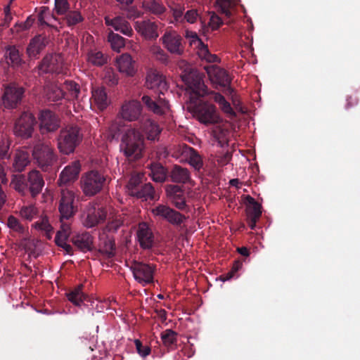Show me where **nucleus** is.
I'll list each match as a JSON object with an SVG mask.
<instances>
[{"label":"nucleus","mask_w":360,"mask_h":360,"mask_svg":"<svg viewBox=\"0 0 360 360\" xmlns=\"http://www.w3.org/2000/svg\"><path fill=\"white\" fill-rule=\"evenodd\" d=\"M120 148L129 160L141 159L145 150L143 135L136 128L127 129L122 135Z\"/></svg>","instance_id":"obj_1"},{"label":"nucleus","mask_w":360,"mask_h":360,"mask_svg":"<svg viewBox=\"0 0 360 360\" xmlns=\"http://www.w3.org/2000/svg\"><path fill=\"white\" fill-rule=\"evenodd\" d=\"M188 110L193 117L202 124L207 126L222 122L216 106L207 101H200L196 103L193 101H190Z\"/></svg>","instance_id":"obj_2"},{"label":"nucleus","mask_w":360,"mask_h":360,"mask_svg":"<svg viewBox=\"0 0 360 360\" xmlns=\"http://www.w3.org/2000/svg\"><path fill=\"white\" fill-rule=\"evenodd\" d=\"M82 140L80 128L76 125H68L60 131L57 138L58 148L60 153H72Z\"/></svg>","instance_id":"obj_3"},{"label":"nucleus","mask_w":360,"mask_h":360,"mask_svg":"<svg viewBox=\"0 0 360 360\" xmlns=\"http://www.w3.org/2000/svg\"><path fill=\"white\" fill-rule=\"evenodd\" d=\"M181 78L186 86V92L190 95V101L209 95L210 91L198 72L190 71L181 75Z\"/></svg>","instance_id":"obj_4"},{"label":"nucleus","mask_w":360,"mask_h":360,"mask_svg":"<svg viewBox=\"0 0 360 360\" xmlns=\"http://www.w3.org/2000/svg\"><path fill=\"white\" fill-rule=\"evenodd\" d=\"M105 180L103 174L96 170H91L82 176L80 188L86 196L91 197L102 190Z\"/></svg>","instance_id":"obj_5"},{"label":"nucleus","mask_w":360,"mask_h":360,"mask_svg":"<svg viewBox=\"0 0 360 360\" xmlns=\"http://www.w3.org/2000/svg\"><path fill=\"white\" fill-rule=\"evenodd\" d=\"M79 196L69 189H63L58 203V210L62 219H69L78 210L77 201Z\"/></svg>","instance_id":"obj_6"},{"label":"nucleus","mask_w":360,"mask_h":360,"mask_svg":"<svg viewBox=\"0 0 360 360\" xmlns=\"http://www.w3.org/2000/svg\"><path fill=\"white\" fill-rule=\"evenodd\" d=\"M32 156L38 166L44 171H47L57 160L53 149L44 143H37L34 146Z\"/></svg>","instance_id":"obj_7"},{"label":"nucleus","mask_w":360,"mask_h":360,"mask_svg":"<svg viewBox=\"0 0 360 360\" xmlns=\"http://www.w3.org/2000/svg\"><path fill=\"white\" fill-rule=\"evenodd\" d=\"M35 123V117L31 112H22L14 122L13 134L23 139L30 138L34 131Z\"/></svg>","instance_id":"obj_8"},{"label":"nucleus","mask_w":360,"mask_h":360,"mask_svg":"<svg viewBox=\"0 0 360 360\" xmlns=\"http://www.w3.org/2000/svg\"><path fill=\"white\" fill-rule=\"evenodd\" d=\"M107 212L96 203H89L82 215V224L86 228H93L105 221Z\"/></svg>","instance_id":"obj_9"},{"label":"nucleus","mask_w":360,"mask_h":360,"mask_svg":"<svg viewBox=\"0 0 360 360\" xmlns=\"http://www.w3.org/2000/svg\"><path fill=\"white\" fill-rule=\"evenodd\" d=\"M160 40L164 48L170 53L177 56L183 54V38L176 30H166Z\"/></svg>","instance_id":"obj_10"},{"label":"nucleus","mask_w":360,"mask_h":360,"mask_svg":"<svg viewBox=\"0 0 360 360\" xmlns=\"http://www.w3.org/2000/svg\"><path fill=\"white\" fill-rule=\"evenodd\" d=\"M25 90L16 84H9L4 87L1 104L7 109H15L21 103Z\"/></svg>","instance_id":"obj_11"},{"label":"nucleus","mask_w":360,"mask_h":360,"mask_svg":"<svg viewBox=\"0 0 360 360\" xmlns=\"http://www.w3.org/2000/svg\"><path fill=\"white\" fill-rule=\"evenodd\" d=\"M134 279L143 286L153 282L155 266L139 262H134L130 267Z\"/></svg>","instance_id":"obj_12"},{"label":"nucleus","mask_w":360,"mask_h":360,"mask_svg":"<svg viewBox=\"0 0 360 360\" xmlns=\"http://www.w3.org/2000/svg\"><path fill=\"white\" fill-rule=\"evenodd\" d=\"M205 69L212 83L227 87L226 91L230 94L233 92V89L230 86L231 79L224 69L214 65H207Z\"/></svg>","instance_id":"obj_13"},{"label":"nucleus","mask_w":360,"mask_h":360,"mask_svg":"<svg viewBox=\"0 0 360 360\" xmlns=\"http://www.w3.org/2000/svg\"><path fill=\"white\" fill-rule=\"evenodd\" d=\"M150 211L153 217L165 219L172 225H180L186 219L180 212L165 205H158Z\"/></svg>","instance_id":"obj_14"},{"label":"nucleus","mask_w":360,"mask_h":360,"mask_svg":"<svg viewBox=\"0 0 360 360\" xmlns=\"http://www.w3.org/2000/svg\"><path fill=\"white\" fill-rule=\"evenodd\" d=\"M39 69L43 73H63V58L60 54L47 55L39 64Z\"/></svg>","instance_id":"obj_15"},{"label":"nucleus","mask_w":360,"mask_h":360,"mask_svg":"<svg viewBox=\"0 0 360 360\" xmlns=\"http://www.w3.org/2000/svg\"><path fill=\"white\" fill-rule=\"evenodd\" d=\"M142 105L136 99L124 101L119 112L120 117L128 122L138 120L141 115Z\"/></svg>","instance_id":"obj_16"},{"label":"nucleus","mask_w":360,"mask_h":360,"mask_svg":"<svg viewBox=\"0 0 360 360\" xmlns=\"http://www.w3.org/2000/svg\"><path fill=\"white\" fill-rule=\"evenodd\" d=\"M134 29L146 40H155L159 37L158 25L150 20L136 21Z\"/></svg>","instance_id":"obj_17"},{"label":"nucleus","mask_w":360,"mask_h":360,"mask_svg":"<svg viewBox=\"0 0 360 360\" xmlns=\"http://www.w3.org/2000/svg\"><path fill=\"white\" fill-rule=\"evenodd\" d=\"M39 127L42 133L53 132L60 127L59 117L49 110H42L39 116Z\"/></svg>","instance_id":"obj_18"},{"label":"nucleus","mask_w":360,"mask_h":360,"mask_svg":"<svg viewBox=\"0 0 360 360\" xmlns=\"http://www.w3.org/2000/svg\"><path fill=\"white\" fill-rule=\"evenodd\" d=\"M145 84L148 89H158L162 94L164 91H167L168 88L165 77L153 69L148 70Z\"/></svg>","instance_id":"obj_19"},{"label":"nucleus","mask_w":360,"mask_h":360,"mask_svg":"<svg viewBox=\"0 0 360 360\" xmlns=\"http://www.w3.org/2000/svg\"><path fill=\"white\" fill-rule=\"evenodd\" d=\"M118 71L127 77H133L136 73V62L129 53H123L116 58Z\"/></svg>","instance_id":"obj_20"},{"label":"nucleus","mask_w":360,"mask_h":360,"mask_svg":"<svg viewBox=\"0 0 360 360\" xmlns=\"http://www.w3.org/2000/svg\"><path fill=\"white\" fill-rule=\"evenodd\" d=\"M80 169V162L78 160L73 161L60 172L58 181V184L62 186L75 181L79 176Z\"/></svg>","instance_id":"obj_21"},{"label":"nucleus","mask_w":360,"mask_h":360,"mask_svg":"<svg viewBox=\"0 0 360 360\" xmlns=\"http://www.w3.org/2000/svg\"><path fill=\"white\" fill-rule=\"evenodd\" d=\"M165 191L167 198L177 209L184 210L186 207L184 193L180 186L167 185Z\"/></svg>","instance_id":"obj_22"},{"label":"nucleus","mask_w":360,"mask_h":360,"mask_svg":"<svg viewBox=\"0 0 360 360\" xmlns=\"http://www.w3.org/2000/svg\"><path fill=\"white\" fill-rule=\"evenodd\" d=\"M105 22L108 26H112L115 30L120 32L127 37H131L133 30L129 22L123 17L117 16L114 18H110L108 16L105 17Z\"/></svg>","instance_id":"obj_23"},{"label":"nucleus","mask_w":360,"mask_h":360,"mask_svg":"<svg viewBox=\"0 0 360 360\" xmlns=\"http://www.w3.org/2000/svg\"><path fill=\"white\" fill-rule=\"evenodd\" d=\"M142 101L148 109L155 114L162 115L169 110V103L165 98H160L159 100L155 102L153 101L148 96H143L142 97Z\"/></svg>","instance_id":"obj_24"},{"label":"nucleus","mask_w":360,"mask_h":360,"mask_svg":"<svg viewBox=\"0 0 360 360\" xmlns=\"http://www.w3.org/2000/svg\"><path fill=\"white\" fill-rule=\"evenodd\" d=\"M137 237L143 248L146 249L152 247L153 236L151 230L146 223L143 222L139 224L137 231Z\"/></svg>","instance_id":"obj_25"},{"label":"nucleus","mask_w":360,"mask_h":360,"mask_svg":"<svg viewBox=\"0 0 360 360\" xmlns=\"http://www.w3.org/2000/svg\"><path fill=\"white\" fill-rule=\"evenodd\" d=\"M91 94L93 103L99 110H103L110 103V101L108 97L104 87L94 88L91 91Z\"/></svg>","instance_id":"obj_26"},{"label":"nucleus","mask_w":360,"mask_h":360,"mask_svg":"<svg viewBox=\"0 0 360 360\" xmlns=\"http://www.w3.org/2000/svg\"><path fill=\"white\" fill-rule=\"evenodd\" d=\"M28 182L30 186V191L32 196L39 194L44 186V181L43 178L37 170H32L28 174Z\"/></svg>","instance_id":"obj_27"},{"label":"nucleus","mask_w":360,"mask_h":360,"mask_svg":"<svg viewBox=\"0 0 360 360\" xmlns=\"http://www.w3.org/2000/svg\"><path fill=\"white\" fill-rule=\"evenodd\" d=\"M209 95L212 96V99L219 105L220 110L230 117L236 116V113L233 110L229 102L220 93L213 91H210Z\"/></svg>","instance_id":"obj_28"},{"label":"nucleus","mask_w":360,"mask_h":360,"mask_svg":"<svg viewBox=\"0 0 360 360\" xmlns=\"http://www.w3.org/2000/svg\"><path fill=\"white\" fill-rule=\"evenodd\" d=\"M72 243L83 252L93 249V237L89 233L77 234L72 239Z\"/></svg>","instance_id":"obj_29"},{"label":"nucleus","mask_w":360,"mask_h":360,"mask_svg":"<svg viewBox=\"0 0 360 360\" xmlns=\"http://www.w3.org/2000/svg\"><path fill=\"white\" fill-rule=\"evenodd\" d=\"M170 178L173 182L186 184L191 179V175L187 168L175 165L170 172Z\"/></svg>","instance_id":"obj_30"},{"label":"nucleus","mask_w":360,"mask_h":360,"mask_svg":"<svg viewBox=\"0 0 360 360\" xmlns=\"http://www.w3.org/2000/svg\"><path fill=\"white\" fill-rule=\"evenodd\" d=\"M46 98L50 102H56L63 99L65 93L63 89L54 84H46L44 89Z\"/></svg>","instance_id":"obj_31"},{"label":"nucleus","mask_w":360,"mask_h":360,"mask_svg":"<svg viewBox=\"0 0 360 360\" xmlns=\"http://www.w3.org/2000/svg\"><path fill=\"white\" fill-rule=\"evenodd\" d=\"M184 153L186 155L184 162H188V164L196 170H200L202 167V159L194 148H186Z\"/></svg>","instance_id":"obj_32"},{"label":"nucleus","mask_w":360,"mask_h":360,"mask_svg":"<svg viewBox=\"0 0 360 360\" xmlns=\"http://www.w3.org/2000/svg\"><path fill=\"white\" fill-rule=\"evenodd\" d=\"M142 4L145 11L159 17L163 15L167 10L160 0H144Z\"/></svg>","instance_id":"obj_33"},{"label":"nucleus","mask_w":360,"mask_h":360,"mask_svg":"<svg viewBox=\"0 0 360 360\" xmlns=\"http://www.w3.org/2000/svg\"><path fill=\"white\" fill-rule=\"evenodd\" d=\"M143 129L147 139L150 141L156 140L161 132L159 125L151 120H147L144 122Z\"/></svg>","instance_id":"obj_34"},{"label":"nucleus","mask_w":360,"mask_h":360,"mask_svg":"<svg viewBox=\"0 0 360 360\" xmlns=\"http://www.w3.org/2000/svg\"><path fill=\"white\" fill-rule=\"evenodd\" d=\"M30 163L29 154L22 150H18L15 154L13 167L18 172L22 171Z\"/></svg>","instance_id":"obj_35"},{"label":"nucleus","mask_w":360,"mask_h":360,"mask_svg":"<svg viewBox=\"0 0 360 360\" xmlns=\"http://www.w3.org/2000/svg\"><path fill=\"white\" fill-rule=\"evenodd\" d=\"M219 124H216L215 126L212 129V134L219 143L220 146H224L228 143V134L229 131L226 129L224 125Z\"/></svg>","instance_id":"obj_36"},{"label":"nucleus","mask_w":360,"mask_h":360,"mask_svg":"<svg viewBox=\"0 0 360 360\" xmlns=\"http://www.w3.org/2000/svg\"><path fill=\"white\" fill-rule=\"evenodd\" d=\"M44 46L45 44L41 36L33 38L27 48V53L29 57L35 58L44 49Z\"/></svg>","instance_id":"obj_37"},{"label":"nucleus","mask_w":360,"mask_h":360,"mask_svg":"<svg viewBox=\"0 0 360 360\" xmlns=\"http://www.w3.org/2000/svg\"><path fill=\"white\" fill-rule=\"evenodd\" d=\"M134 196L141 198L143 200L158 199V198H156L155 189L150 183L141 185Z\"/></svg>","instance_id":"obj_38"},{"label":"nucleus","mask_w":360,"mask_h":360,"mask_svg":"<svg viewBox=\"0 0 360 360\" xmlns=\"http://www.w3.org/2000/svg\"><path fill=\"white\" fill-rule=\"evenodd\" d=\"M82 285L67 295L68 299L76 306H81L84 301L89 300V297L82 292Z\"/></svg>","instance_id":"obj_39"},{"label":"nucleus","mask_w":360,"mask_h":360,"mask_svg":"<svg viewBox=\"0 0 360 360\" xmlns=\"http://www.w3.org/2000/svg\"><path fill=\"white\" fill-rule=\"evenodd\" d=\"M150 172L149 175L155 182L162 183L166 179V170L158 163H153L150 166Z\"/></svg>","instance_id":"obj_40"},{"label":"nucleus","mask_w":360,"mask_h":360,"mask_svg":"<svg viewBox=\"0 0 360 360\" xmlns=\"http://www.w3.org/2000/svg\"><path fill=\"white\" fill-rule=\"evenodd\" d=\"M248 202L250 204L247 208L248 215L250 219H254V220H258L262 215V206L259 203L255 201V200L251 196L247 198Z\"/></svg>","instance_id":"obj_41"},{"label":"nucleus","mask_w":360,"mask_h":360,"mask_svg":"<svg viewBox=\"0 0 360 360\" xmlns=\"http://www.w3.org/2000/svg\"><path fill=\"white\" fill-rule=\"evenodd\" d=\"M108 41L110 44L111 49L117 53L120 52L121 49L125 45L124 39L122 36L113 32L112 31L109 32L108 36Z\"/></svg>","instance_id":"obj_42"},{"label":"nucleus","mask_w":360,"mask_h":360,"mask_svg":"<svg viewBox=\"0 0 360 360\" xmlns=\"http://www.w3.org/2000/svg\"><path fill=\"white\" fill-rule=\"evenodd\" d=\"M238 3V0H217V4L221 13L227 17H231L233 15L234 8Z\"/></svg>","instance_id":"obj_43"},{"label":"nucleus","mask_w":360,"mask_h":360,"mask_svg":"<svg viewBox=\"0 0 360 360\" xmlns=\"http://www.w3.org/2000/svg\"><path fill=\"white\" fill-rule=\"evenodd\" d=\"M161 340L165 347L172 348L176 345L177 333L172 329H167L162 332Z\"/></svg>","instance_id":"obj_44"},{"label":"nucleus","mask_w":360,"mask_h":360,"mask_svg":"<svg viewBox=\"0 0 360 360\" xmlns=\"http://www.w3.org/2000/svg\"><path fill=\"white\" fill-rule=\"evenodd\" d=\"M64 89L67 91L68 99H77L80 93V87L78 84L72 80H66L64 82Z\"/></svg>","instance_id":"obj_45"},{"label":"nucleus","mask_w":360,"mask_h":360,"mask_svg":"<svg viewBox=\"0 0 360 360\" xmlns=\"http://www.w3.org/2000/svg\"><path fill=\"white\" fill-rule=\"evenodd\" d=\"M143 175L137 174L132 175L130 178L129 183L127 186V189L129 195L134 196L137 191L140 188Z\"/></svg>","instance_id":"obj_46"},{"label":"nucleus","mask_w":360,"mask_h":360,"mask_svg":"<svg viewBox=\"0 0 360 360\" xmlns=\"http://www.w3.org/2000/svg\"><path fill=\"white\" fill-rule=\"evenodd\" d=\"M64 15V21L69 27L74 26L84 20V18L79 11H68Z\"/></svg>","instance_id":"obj_47"},{"label":"nucleus","mask_w":360,"mask_h":360,"mask_svg":"<svg viewBox=\"0 0 360 360\" xmlns=\"http://www.w3.org/2000/svg\"><path fill=\"white\" fill-rule=\"evenodd\" d=\"M38 214V209L33 205H24L19 211L20 216L27 221H32Z\"/></svg>","instance_id":"obj_48"},{"label":"nucleus","mask_w":360,"mask_h":360,"mask_svg":"<svg viewBox=\"0 0 360 360\" xmlns=\"http://www.w3.org/2000/svg\"><path fill=\"white\" fill-rule=\"evenodd\" d=\"M33 226L37 230L44 231L48 239L51 238L53 228L49 224L46 217H41L40 220L33 224Z\"/></svg>","instance_id":"obj_49"},{"label":"nucleus","mask_w":360,"mask_h":360,"mask_svg":"<svg viewBox=\"0 0 360 360\" xmlns=\"http://www.w3.org/2000/svg\"><path fill=\"white\" fill-rule=\"evenodd\" d=\"M61 225L60 229L57 231L55 238V241L59 242L62 240H67L71 233L70 224L67 222H63V219L60 217Z\"/></svg>","instance_id":"obj_50"},{"label":"nucleus","mask_w":360,"mask_h":360,"mask_svg":"<svg viewBox=\"0 0 360 360\" xmlns=\"http://www.w3.org/2000/svg\"><path fill=\"white\" fill-rule=\"evenodd\" d=\"M107 56L98 51H91L88 54V61L97 66H101L107 63Z\"/></svg>","instance_id":"obj_51"},{"label":"nucleus","mask_w":360,"mask_h":360,"mask_svg":"<svg viewBox=\"0 0 360 360\" xmlns=\"http://www.w3.org/2000/svg\"><path fill=\"white\" fill-rule=\"evenodd\" d=\"M149 51L155 60L162 63H167L168 55L159 45H152L149 49Z\"/></svg>","instance_id":"obj_52"},{"label":"nucleus","mask_w":360,"mask_h":360,"mask_svg":"<svg viewBox=\"0 0 360 360\" xmlns=\"http://www.w3.org/2000/svg\"><path fill=\"white\" fill-rule=\"evenodd\" d=\"M6 58L7 60H10L13 66H18L21 63L19 51L15 46H9L7 48Z\"/></svg>","instance_id":"obj_53"},{"label":"nucleus","mask_w":360,"mask_h":360,"mask_svg":"<svg viewBox=\"0 0 360 360\" xmlns=\"http://www.w3.org/2000/svg\"><path fill=\"white\" fill-rule=\"evenodd\" d=\"M198 55L202 58L209 63H214L219 60L218 57L210 53L207 46L205 45L202 41L198 44Z\"/></svg>","instance_id":"obj_54"},{"label":"nucleus","mask_w":360,"mask_h":360,"mask_svg":"<svg viewBox=\"0 0 360 360\" xmlns=\"http://www.w3.org/2000/svg\"><path fill=\"white\" fill-rule=\"evenodd\" d=\"M11 186L17 191L24 193L27 189L25 177L22 175H15L13 177Z\"/></svg>","instance_id":"obj_55"},{"label":"nucleus","mask_w":360,"mask_h":360,"mask_svg":"<svg viewBox=\"0 0 360 360\" xmlns=\"http://www.w3.org/2000/svg\"><path fill=\"white\" fill-rule=\"evenodd\" d=\"M186 148H191L186 144H182L174 146L171 150L172 156L177 160H179L180 162H184L186 155H184V149Z\"/></svg>","instance_id":"obj_56"},{"label":"nucleus","mask_w":360,"mask_h":360,"mask_svg":"<svg viewBox=\"0 0 360 360\" xmlns=\"http://www.w3.org/2000/svg\"><path fill=\"white\" fill-rule=\"evenodd\" d=\"M38 18L41 24L49 25L53 16L50 13L49 8L44 6L41 8Z\"/></svg>","instance_id":"obj_57"},{"label":"nucleus","mask_w":360,"mask_h":360,"mask_svg":"<svg viewBox=\"0 0 360 360\" xmlns=\"http://www.w3.org/2000/svg\"><path fill=\"white\" fill-rule=\"evenodd\" d=\"M11 141L6 136L1 134L0 136V157L4 158L7 155L10 147Z\"/></svg>","instance_id":"obj_58"},{"label":"nucleus","mask_w":360,"mask_h":360,"mask_svg":"<svg viewBox=\"0 0 360 360\" xmlns=\"http://www.w3.org/2000/svg\"><path fill=\"white\" fill-rule=\"evenodd\" d=\"M7 225L10 229L18 233L24 231V227L20 224L19 220L13 216L8 217Z\"/></svg>","instance_id":"obj_59"},{"label":"nucleus","mask_w":360,"mask_h":360,"mask_svg":"<svg viewBox=\"0 0 360 360\" xmlns=\"http://www.w3.org/2000/svg\"><path fill=\"white\" fill-rule=\"evenodd\" d=\"M70 7L68 0H55V11L58 15H64Z\"/></svg>","instance_id":"obj_60"},{"label":"nucleus","mask_w":360,"mask_h":360,"mask_svg":"<svg viewBox=\"0 0 360 360\" xmlns=\"http://www.w3.org/2000/svg\"><path fill=\"white\" fill-rule=\"evenodd\" d=\"M134 344L136 346V351L141 356L145 358L150 354L151 349L149 346H143L141 342L138 339H136L134 340Z\"/></svg>","instance_id":"obj_61"},{"label":"nucleus","mask_w":360,"mask_h":360,"mask_svg":"<svg viewBox=\"0 0 360 360\" xmlns=\"http://www.w3.org/2000/svg\"><path fill=\"white\" fill-rule=\"evenodd\" d=\"M199 18V14L195 9L187 11L184 15V21L186 20L190 24H193L197 22Z\"/></svg>","instance_id":"obj_62"},{"label":"nucleus","mask_w":360,"mask_h":360,"mask_svg":"<svg viewBox=\"0 0 360 360\" xmlns=\"http://www.w3.org/2000/svg\"><path fill=\"white\" fill-rule=\"evenodd\" d=\"M184 7L180 6L172 8V16L175 22L181 23L184 22Z\"/></svg>","instance_id":"obj_63"},{"label":"nucleus","mask_w":360,"mask_h":360,"mask_svg":"<svg viewBox=\"0 0 360 360\" xmlns=\"http://www.w3.org/2000/svg\"><path fill=\"white\" fill-rule=\"evenodd\" d=\"M105 79L108 85L114 86L118 83V76L111 70H108L105 75Z\"/></svg>","instance_id":"obj_64"}]
</instances>
